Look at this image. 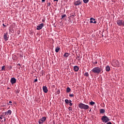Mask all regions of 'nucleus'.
Listing matches in <instances>:
<instances>
[{
    "label": "nucleus",
    "instance_id": "1",
    "mask_svg": "<svg viewBox=\"0 0 124 124\" xmlns=\"http://www.w3.org/2000/svg\"><path fill=\"white\" fill-rule=\"evenodd\" d=\"M91 71L93 72V73H94V74H99L101 73V71L103 72V71L102 70V68L101 67H94Z\"/></svg>",
    "mask_w": 124,
    "mask_h": 124
},
{
    "label": "nucleus",
    "instance_id": "2",
    "mask_svg": "<svg viewBox=\"0 0 124 124\" xmlns=\"http://www.w3.org/2000/svg\"><path fill=\"white\" fill-rule=\"evenodd\" d=\"M78 107L80 109H84V110H88L90 108V107L88 105H85V104L82 103L78 104Z\"/></svg>",
    "mask_w": 124,
    "mask_h": 124
},
{
    "label": "nucleus",
    "instance_id": "3",
    "mask_svg": "<svg viewBox=\"0 0 124 124\" xmlns=\"http://www.w3.org/2000/svg\"><path fill=\"white\" fill-rule=\"evenodd\" d=\"M101 120L103 121V123H108V122L110 121L108 118L106 116H102Z\"/></svg>",
    "mask_w": 124,
    "mask_h": 124
},
{
    "label": "nucleus",
    "instance_id": "4",
    "mask_svg": "<svg viewBox=\"0 0 124 124\" xmlns=\"http://www.w3.org/2000/svg\"><path fill=\"white\" fill-rule=\"evenodd\" d=\"M116 23L119 27H122V24H123V19H118L116 21Z\"/></svg>",
    "mask_w": 124,
    "mask_h": 124
},
{
    "label": "nucleus",
    "instance_id": "5",
    "mask_svg": "<svg viewBox=\"0 0 124 124\" xmlns=\"http://www.w3.org/2000/svg\"><path fill=\"white\" fill-rule=\"evenodd\" d=\"M43 27H44V24L41 23L37 26L36 29L38 31H39V30H41V29H42Z\"/></svg>",
    "mask_w": 124,
    "mask_h": 124
},
{
    "label": "nucleus",
    "instance_id": "6",
    "mask_svg": "<svg viewBox=\"0 0 124 124\" xmlns=\"http://www.w3.org/2000/svg\"><path fill=\"white\" fill-rule=\"evenodd\" d=\"M46 121V118L45 117H42L39 121V124H43L44 122Z\"/></svg>",
    "mask_w": 124,
    "mask_h": 124
},
{
    "label": "nucleus",
    "instance_id": "7",
    "mask_svg": "<svg viewBox=\"0 0 124 124\" xmlns=\"http://www.w3.org/2000/svg\"><path fill=\"white\" fill-rule=\"evenodd\" d=\"M74 4L75 6L80 5V4H82V1H80L78 0L77 1L74 2Z\"/></svg>",
    "mask_w": 124,
    "mask_h": 124
},
{
    "label": "nucleus",
    "instance_id": "8",
    "mask_svg": "<svg viewBox=\"0 0 124 124\" xmlns=\"http://www.w3.org/2000/svg\"><path fill=\"white\" fill-rule=\"evenodd\" d=\"M3 38L5 40V41H7L8 40L9 36L7 33H4L3 35Z\"/></svg>",
    "mask_w": 124,
    "mask_h": 124
},
{
    "label": "nucleus",
    "instance_id": "9",
    "mask_svg": "<svg viewBox=\"0 0 124 124\" xmlns=\"http://www.w3.org/2000/svg\"><path fill=\"white\" fill-rule=\"evenodd\" d=\"M112 65L114 66H119L120 65V62H119L118 61L116 60L114 62V64L113 63H112Z\"/></svg>",
    "mask_w": 124,
    "mask_h": 124
},
{
    "label": "nucleus",
    "instance_id": "10",
    "mask_svg": "<svg viewBox=\"0 0 124 124\" xmlns=\"http://www.w3.org/2000/svg\"><path fill=\"white\" fill-rule=\"evenodd\" d=\"M10 82L12 85L15 84L16 83V78H12Z\"/></svg>",
    "mask_w": 124,
    "mask_h": 124
},
{
    "label": "nucleus",
    "instance_id": "11",
    "mask_svg": "<svg viewBox=\"0 0 124 124\" xmlns=\"http://www.w3.org/2000/svg\"><path fill=\"white\" fill-rule=\"evenodd\" d=\"M43 90L44 93H48V89L47 88L46 86H43Z\"/></svg>",
    "mask_w": 124,
    "mask_h": 124
},
{
    "label": "nucleus",
    "instance_id": "12",
    "mask_svg": "<svg viewBox=\"0 0 124 124\" xmlns=\"http://www.w3.org/2000/svg\"><path fill=\"white\" fill-rule=\"evenodd\" d=\"M11 113H12L11 110H8L7 111L5 112V116H8V115H11Z\"/></svg>",
    "mask_w": 124,
    "mask_h": 124
},
{
    "label": "nucleus",
    "instance_id": "13",
    "mask_svg": "<svg viewBox=\"0 0 124 124\" xmlns=\"http://www.w3.org/2000/svg\"><path fill=\"white\" fill-rule=\"evenodd\" d=\"M90 23H93V24H96V21H95V19L93 18V17L90 18Z\"/></svg>",
    "mask_w": 124,
    "mask_h": 124
},
{
    "label": "nucleus",
    "instance_id": "14",
    "mask_svg": "<svg viewBox=\"0 0 124 124\" xmlns=\"http://www.w3.org/2000/svg\"><path fill=\"white\" fill-rule=\"evenodd\" d=\"M74 70L77 72V71L79 70V67H78V66H75L74 67Z\"/></svg>",
    "mask_w": 124,
    "mask_h": 124
},
{
    "label": "nucleus",
    "instance_id": "15",
    "mask_svg": "<svg viewBox=\"0 0 124 124\" xmlns=\"http://www.w3.org/2000/svg\"><path fill=\"white\" fill-rule=\"evenodd\" d=\"M110 70V66H109V65H108L106 67V71H107V72H109V71Z\"/></svg>",
    "mask_w": 124,
    "mask_h": 124
},
{
    "label": "nucleus",
    "instance_id": "16",
    "mask_svg": "<svg viewBox=\"0 0 124 124\" xmlns=\"http://www.w3.org/2000/svg\"><path fill=\"white\" fill-rule=\"evenodd\" d=\"M100 113L101 114H103L104 113H105V109L103 108H101L100 109Z\"/></svg>",
    "mask_w": 124,
    "mask_h": 124
},
{
    "label": "nucleus",
    "instance_id": "17",
    "mask_svg": "<svg viewBox=\"0 0 124 124\" xmlns=\"http://www.w3.org/2000/svg\"><path fill=\"white\" fill-rule=\"evenodd\" d=\"M71 92V89L69 87H67L66 88V93H70Z\"/></svg>",
    "mask_w": 124,
    "mask_h": 124
},
{
    "label": "nucleus",
    "instance_id": "18",
    "mask_svg": "<svg viewBox=\"0 0 124 124\" xmlns=\"http://www.w3.org/2000/svg\"><path fill=\"white\" fill-rule=\"evenodd\" d=\"M70 54L68 53H65L64 54V55L63 56L65 57V58H67V57H68V56H69Z\"/></svg>",
    "mask_w": 124,
    "mask_h": 124
},
{
    "label": "nucleus",
    "instance_id": "19",
    "mask_svg": "<svg viewBox=\"0 0 124 124\" xmlns=\"http://www.w3.org/2000/svg\"><path fill=\"white\" fill-rule=\"evenodd\" d=\"M60 49H61L60 47H57L55 48V52L56 53H59V51H60Z\"/></svg>",
    "mask_w": 124,
    "mask_h": 124
},
{
    "label": "nucleus",
    "instance_id": "20",
    "mask_svg": "<svg viewBox=\"0 0 124 124\" xmlns=\"http://www.w3.org/2000/svg\"><path fill=\"white\" fill-rule=\"evenodd\" d=\"M89 103H90V105H92V106H93L94 105V104H95V103H94V102H93V101L90 102Z\"/></svg>",
    "mask_w": 124,
    "mask_h": 124
},
{
    "label": "nucleus",
    "instance_id": "21",
    "mask_svg": "<svg viewBox=\"0 0 124 124\" xmlns=\"http://www.w3.org/2000/svg\"><path fill=\"white\" fill-rule=\"evenodd\" d=\"M84 76H86L87 77H89V73H88V72L85 73Z\"/></svg>",
    "mask_w": 124,
    "mask_h": 124
},
{
    "label": "nucleus",
    "instance_id": "22",
    "mask_svg": "<svg viewBox=\"0 0 124 124\" xmlns=\"http://www.w3.org/2000/svg\"><path fill=\"white\" fill-rule=\"evenodd\" d=\"M83 1L84 3H88L89 2V0H83Z\"/></svg>",
    "mask_w": 124,
    "mask_h": 124
},
{
    "label": "nucleus",
    "instance_id": "23",
    "mask_svg": "<svg viewBox=\"0 0 124 124\" xmlns=\"http://www.w3.org/2000/svg\"><path fill=\"white\" fill-rule=\"evenodd\" d=\"M65 16H66V15H62V16H61L62 19H63V18H64V17H65Z\"/></svg>",
    "mask_w": 124,
    "mask_h": 124
},
{
    "label": "nucleus",
    "instance_id": "24",
    "mask_svg": "<svg viewBox=\"0 0 124 124\" xmlns=\"http://www.w3.org/2000/svg\"><path fill=\"white\" fill-rule=\"evenodd\" d=\"M5 68V66H3L1 67V70H4V69Z\"/></svg>",
    "mask_w": 124,
    "mask_h": 124
},
{
    "label": "nucleus",
    "instance_id": "25",
    "mask_svg": "<svg viewBox=\"0 0 124 124\" xmlns=\"http://www.w3.org/2000/svg\"><path fill=\"white\" fill-rule=\"evenodd\" d=\"M69 95L70 97H73V96H74V95L73 94H70Z\"/></svg>",
    "mask_w": 124,
    "mask_h": 124
},
{
    "label": "nucleus",
    "instance_id": "26",
    "mask_svg": "<svg viewBox=\"0 0 124 124\" xmlns=\"http://www.w3.org/2000/svg\"><path fill=\"white\" fill-rule=\"evenodd\" d=\"M68 109H69V111H72V107H69Z\"/></svg>",
    "mask_w": 124,
    "mask_h": 124
},
{
    "label": "nucleus",
    "instance_id": "27",
    "mask_svg": "<svg viewBox=\"0 0 124 124\" xmlns=\"http://www.w3.org/2000/svg\"><path fill=\"white\" fill-rule=\"evenodd\" d=\"M68 101H69L68 99H65V103H68Z\"/></svg>",
    "mask_w": 124,
    "mask_h": 124
},
{
    "label": "nucleus",
    "instance_id": "28",
    "mask_svg": "<svg viewBox=\"0 0 124 124\" xmlns=\"http://www.w3.org/2000/svg\"><path fill=\"white\" fill-rule=\"evenodd\" d=\"M93 64H97V61L93 62Z\"/></svg>",
    "mask_w": 124,
    "mask_h": 124
},
{
    "label": "nucleus",
    "instance_id": "29",
    "mask_svg": "<svg viewBox=\"0 0 124 124\" xmlns=\"http://www.w3.org/2000/svg\"><path fill=\"white\" fill-rule=\"evenodd\" d=\"M38 80H37V78L35 79L34 80V83H35V82H37Z\"/></svg>",
    "mask_w": 124,
    "mask_h": 124
},
{
    "label": "nucleus",
    "instance_id": "30",
    "mask_svg": "<svg viewBox=\"0 0 124 124\" xmlns=\"http://www.w3.org/2000/svg\"><path fill=\"white\" fill-rule=\"evenodd\" d=\"M71 102H72V101H71V100H69V101H68V103H72Z\"/></svg>",
    "mask_w": 124,
    "mask_h": 124
},
{
    "label": "nucleus",
    "instance_id": "31",
    "mask_svg": "<svg viewBox=\"0 0 124 124\" xmlns=\"http://www.w3.org/2000/svg\"><path fill=\"white\" fill-rule=\"evenodd\" d=\"M69 106H72V103L69 104Z\"/></svg>",
    "mask_w": 124,
    "mask_h": 124
},
{
    "label": "nucleus",
    "instance_id": "32",
    "mask_svg": "<svg viewBox=\"0 0 124 124\" xmlns=\"http://www.w3.org/2000/svg\"><path fill=\"white\" fill-rule=\"evenodd\" d=\"M107 124H112L111 122H108Z\"/></svg>",
    "mask_w": 124,
    "mask_h": 124
},
{
    "label": "nucleus",
    "instance_id": "33",
    "mask_svg": "<svg viewBox=\"0 0 124 124\" xmlns=\"http://www.w3.org/2000/svg\"><path fill=\"white\" fill-rule=\"evenodd\" d=\"M9 104H11V103H12V101H10L9 102Z\"/></svg>",
    "mask_w": 124,
    "mask_h": 124
},
{
    "label": "nucleus",
    "instance_id": "34",
    "mask_svg": "<svg viewBox=\"0 0 124 124\" xmlns=\"http://www.w3.org/2000/svg\"><path fill=\"white\" fill-rule=\"evenodd\" d=\"M54 1H59V0H53Z\"/></svg>",
    "mask_w": 124,
    "mask_h": 124
},
{
    "label": "nucleus",
    "instance_id": "35",
    "mask_svg": "<svg viewBox=\"0 0 124 124\" xmlns=\"http://www.w3.org/2000/svg\"><path fill=\"white\" fill-rule=\"evenodd\" d=\"M45 1V0H42V2H44Z\"/></svg>",
    "mask_w": 124,
    "mask_h": 124
},
{
    "label": "nucleus",
    "instance_id": "36",
    "mask_svg": "<svg viewBox=\"0 0 124 124\" xmlns=\"http://www.w3.org/2000/svg\"><path fill=\"white\" fill-rule=\"evenodd\" d=\"M0 120H2V117H1V116H0Z\"/></svg>",
    "mask_w": 124,
    "mask_h": 124
},
{
    "label": "nucleus",
    "instance_id": "37",
    "mask_svg": "<svg viewBox=\"0 0 124 124\" xmlns=\"http://www.w3.org/2000/svg\"><path fill=\"white\" fill-rule=\"evenodd\" d=\"M3 118H4V122H5V117H3Z\"/></svg>",
    "mask_w": 124,
    "mask_h": 124
},
{
    "label": "nucleus",
    "instance_id": "38",
    "mask_svg": "<svg viewBox=\"0 0 124 124\" xmlns=\"http://www.w3.org/2000/svg\"><path fill=\"white\" fill-rule=\"evenodd\" d=\"M3 26L5 27V25H4V24H3Z\"/></svg>",
    "mask_w": 124,
    "mask_h": 124
},
{
    "label": "nucleus",
    "instance_id": "39",
    "mask_svg": "<svg viewBox=\"0 0 124 124\" xmlns=\"http://www.w3.org/2000/svg\"><path fill=\"white\" fill-rule=\"evenodd\" d=\"M78 1H82V0H78Z\"/></svg>",
    "mask_w": 124,
    "mask_h": 124
},
{
    "label": "nucleus",
    "instance_id": "40",
    "mask_svg": "<svg viewBox=\"0 0 124 124\" xmlns=\"http://www.w3.org/2000/svg\"><path fill=\"white\" fill-rule=\"evenodd\" d=\"M42 21H43V22H44V21H45V20H44V19H43Z\"/></svg>",
    "mask_w": 124,
    "mask_h": 124
},
{
    "label": "nucleus",
    "instance_id": "41",
    "mask_svg": "<svg viewBox=\"0 0 124 124\" xmlns=\"http://www.w3.org/2000/svg\"><path fill=\"white\" fill-rule=\"evenodd\" d=\"M18 65H21V64H20V63H18Z\"/></svg>",
    "mask_w": 124,
    "mask_h": 124
},
{
    "label": "nucleus",
    "instance_id": "42",
    "mask_svg": "<svg viewBox=\"0 0 124 124\" xmlns=\"http://www.w3.org/2000/svg\"><path fill=\"white\" fill-rule=\"evenodd\" d=\"M65 1H67V0H65Z\"/></svg>",
    "mask_w": 124,
    "mask_h": 124
},
{
    "label": "nucleus",
    "instance_id": "43",
    "mask_svg": "<svg viewBox=\"0 0 124 124\" xmlns=\"http://www.w3.org/2000/svg\"><path fill=\"white\" fill-rule=\"evenodd\" d=\"M48 5H50V3H48Z\"/></svg>",
    "mask_w": 124,
    "mask_h": 124
},
{
    "label": "nucleus",
    "instance_id": "44",
    "mask_svg": "<svg viewBox=\"0 0 124 124\" xmlns=\"http://www.w3.org/2000/svg\"><path fill=\"white\" fill-rule=\"evenodd\" d=\"M90 112H91V109L89 110Z\"/></svg>",
    "mask_w": 124,
    "mask_h": 124
},
{
    "label": "nucleus",
    "instance_id": "45",
    "mask_svg": "<svg viewBox=\"0 0 124 124\" xmlns=\"http://www.w3.org/2000/svg\"><path fill=\"white\" fill-rule=\"evenodd\" d=\"M78 58H79V56H78Z\"/></svg>",
    "mask_w": 124,
    "mask_h": 124
},
{
    "label": "nucleus",
    "instance_id": "46",
    "mask_svg": "<svg viewBox=\"0 0 124 124\" xmlns=\"http://www.w3.org/2000/svg\"><path fill=\"white\" fill-rule=\"evenodd\" d=\"M1 122H3V121H2Z\"/></svg>",
    "mask_w": 124,
    "mask_h": 124
}]
</instances>
